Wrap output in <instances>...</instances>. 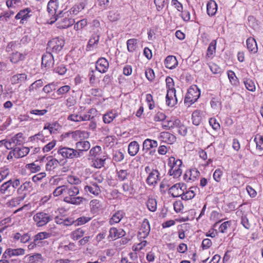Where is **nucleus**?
Returning <instances> with one entry per match:
<instances>
[{"mask_svg": "<svg viewBox=\"0 0 263 263\" xmlns=\"http://www.w3.org/2000/svg\"><path fill=\"white\" fill-rule=\"evenodd\" d=\"M20 184V179L18 178L8 180L1 185L0 194L4 195L5 198L12 196Z\"/></svg>", "mask_w": 263, "mask_h": 263, "instance_id": "f257e3e1", "label": "nucleus"}, {"mask_svg": "<svg viewBox=\"0 0 263 263\" xmlns=\"http://www.w3.org/2000/svg\"><path fill=\"white\" fill-rule=\"evenodd\" d=\"M182 162L179 159H176L174 157H171L168 160V166L170 167L168 174L171 176H173L174 178H178L182 173Z\"/></svg>", "mask_w": 263, "mask_h": 263, "instance_id": "f03ea898", "label": "nucleus"}, {"mask_svg": "<svg viewBox=\"0 0 263 263\" xmlns=\"http://www.w3.org/2000/svg\"><path fill=\"white\" fill-rule=\"evenodd\" d=\"M58 27L60 28H67L73 25L74 21L72 16L66 11H62L56 16Z\"/></svg>", "mask_w": 263, "mask_h": 263, "instance_id": "7ed1b4c3", "label": "nucleus"}, {"mask_svg": "<svg viewBox=\"0 0 263 263\" xmlns=\"http://www.w3.org/2000/svg\"><path fill=\"white\" fill-rule=\"evenodd\" d=\"M200 96V89L196 85L190 86L184 99V104L187 106H191L197 101Z\"/></svg>", "mask_w": 263, "mask_h": 263, "instance_id": "20e7f679", "label": "nucleus"}, {"mask_svg": "<svg viewBox=\"0 0 263 263\" xmlns=\"http://www.w3.org/2000/svg\"><path fill=\"white\" fill-rule=\"evenodd\" d=\"M75 148L67 146H60L57 151V154L63 159H74L79 158Z\"/></svg>", "mask_w": 263, "mask_h": 263, "instance_id": "39448f33", "label": "nucleus"}, {"mask_svg": "<svg viewBox=\"0 0 263 263\" xmlns=\"http://www.w3.org/2000/svg\"><path fill=\"white\" fill-rule=\"evenodd\" d=\"M52 218L53 217L50 214L43 212H38L33 217V220L38 227L46 225L52 220Z\"/></svg>", "mask_w": 263, "mask_h": 263, "instance_id": "423d86ee", "label": "nucleus"}, {"mask_svg": "<svg viewBox=\"0 0 263 263\" xmlns=\"http://www.w3.org/2000/svg\"><path fill=\"white\" fill-rule=\"evenodd\" d=\"M65 44L62 38H54L50 40L47 45V50L52 52H58L61 51Z\"/></svg>", "mask_w": 263, "mask_h": 263, "instance_id": "0eeeda50", "label": "nucleus"}, {"mask_svg": "<svg viewBox=\"0 0 263 263\" xmlns=\"http://www.w3.org/2000/svg\"><path fill=\"white\" fill-rule=\"evenodd\" d=\"M76 148L77 155L80 158L83 155V153L87 152L90 148V143L88 141L81 140L76 143Z\"/></svg>", "mask_w": 263, "mask_h": 263, "instance_id": "6e6552de", "label": "nucleus"}, {"mask_svg": "<svg viewBox=\"0 0 263 263\" xmlns=\"http://www.w3.org/2000/svg\"><path fill=\"white\" fill-rule=\"evenodd\" d=\"M157 141L151 139H146L143 142V149L145 152H149L150 155H153L156 151L155 149L158 146Z\"/></svg>", "mask_w": 263, "mask_h": 263, "instance_id": "1a4fd4ad", "label": "nucleus"}, {"mask_svg": "<svg viewBox=\"0 0 263 263\" xmlns=\"http://www.w3.org/2000/svg\"><path fill=\"white\" fill-rule=\"evenodd\" d=\"M80 191L78 187L75 186H66L65 196L63 200L67 203L68 200H70L74 196H76L79 194Z\"/></svg>", "mask_w": 263, "mask_h": 263, "instance_id": "9d476101", "label": "nucleus"}, {"mask_svg": "<svg viewBox=\"0 0 263 263\" xmlns=\"http://www.w3.org/2000/svg\"><path fill=\"white\" fill-rule=\"evenodd\" d=\"M184 187L185 186L183 183H176L168 189V193L174 197H181L183 194Z\"/></svg>", "mask_w": 263, "mask_h": 263, "instance_id": "9b49d317", "label": "nucleus"}, {"mask_svg": "<svg viewBox=\"0 0 263 263\" xmlns=\"http://www.w3.org/2000/svg\"><path fill=\"white\" fill-rule=\"evenodd\" d=\"M84 191L87 193H90L95 196L100 194L101 191L99 185L93 181H90L89 183L84 186Z\"/></svg>", "mask_w": 263, "mask_h": 263, "instance_id": "f8f14e48", "label": "nucleus"}, {"mask_svg": "<svg viewBox=\"0 0 263 263\" xmlns=\"http://www.w3.org/2000/svg\"><path fill=\"white\" fill-rule=\"evenodd\" d=\"M150 225L148 220L145 218L140 227L138 237L140 238H145L150 232Z\"/></svg>", "mask_w": 263, "mask_h": 263, "instance_id": "ddd939ff", "label": "nucleus"}, {"mask_svg": "<svg viewBox=\"0 0 263 263\" xmlns=\"http://www.w3.org/2000/svg\"><path fill=\"white\" fill-rule=\"evenodd\" d=\"M109 65V62L105 58H100L96 62V69L99 72L104 73L108 70Z\"/></svg>", "mask_w": 263, "mask_h": 263, "instance_id": "4468645a", "label": "nucleus"}, {"mask_svg": "<svg viewBox=\"0 0 263 263\" xmlns=\"http://www.w3.org/2000/svg\"><path fill=\"white\" fill-rule=\"evenodd\" d=\"M25 253V250L22 248L11 249L8 248L6 250L3 254V258H10L12 256H18L23 255Z\"/></svg>", "mask_w": 263, "mask_h": 263, "instance_id": "2eb2a0df", "label": "nucleus"}, {"mask_svg": "<svg viewBox=\"0 0 263 263\" xmlns=\"http://www.w3.org/2000/svg\"><path fill=\"white\" fill-rule=\"evenodd\" d=\"M31 10L27 8L20 10L15 15L16 20H20V23L23 24L24 21H27L32 15Z\"/></svg>", "mask_w": 263, "mask_h": 263, "instance_id": "dca6fc26", "label": "nucleus"}, {"mask_svg": "<svg viewBox=\"0 0 263 263\" xmlns=\"http://www.w3.org/2000/svg\"><path fill=\"white\" fill-rule=\"evenodd\" d=\"M19 186L17 190V194L24 199L27 195L26 192L30 191L32 189V183L30 181H26Z\"/></svg>", "mask_w": 263, "mask_h": 263, "instance_id": "f3484780", "label": "nucleus"}, {"mask_svg": "<svg viewBox=\"0 0 263 263\" xmlns=\"http://www.w3.org/2000/svg\"><path fill=\"white\" fill-rule=\"evenodd\" d=\"M27 53H21L18 51H15L11 53L9 57L10 62L12 64H17L20 62L23 61L26 59Z\"/></svg>", "mask_w": 263, "mask_h": 263, "instance_id": "a211bd4d", "label": "nucleus"}, {"mask_svg": "<svg viewBox=\"0 0 263 263\" xmlns=\"http://www.w3.org/2000/svg\"><path fill=\"white\" fill-rule=\"evenodd\" d=\"M125 235V231L122 229H117L116 228H111L109 231L108 239L109 240H115L118 238L124 236Z\"/></svg>", "mask_w": 263, "mask_h": 263, "instance_id": "6ab92c4d", "label": "nucleus"}, {"mask_svg": "<svg viewBox=\"0 0 263 263\" xmlns=\"http://www.w3.org/2000/svg\"><path fill=\"white\" fill-rule=\"evenodd\" d=\"M159 139L162 142L170 144L174 143L176 140L174 135L166 132H161L159 136Z\"/></svg>", "mask_w": 263, "mask_h": 263, "instance_id": "aec40b11", "label": "nucleus"}, {"mask_svg": "<svg viewBox=\"0 0 263 263\" xmlns=\"http://www.w3.org/2000/svg\"><path fill=\"white\" fill-rule=\"evenodd\" d=\"M54 64L53 57L50 52H46L43 55L42 58V65L46 68H49L52 67Z\"/></svg>", "mask_w": 263, "mask_h": 263, "instance_id": "412c9836", "label": "nucleus"}, {"mask_svg": "<svg viewBox=\"0 0 263 263\" xmlns=\"http://www.w3.org/2000/svg\"><path fill=\"white\" fill-rule=\"evenodd\" d=\"M100 39V35L97 33L93 34L90 37L86 46L87 51H92L97 48Z\"/></svg>", "mask_w": 263, "mask_h": 263, "instance_id": "4be33fe9", "label": "nucleus"}, {"mask_svg": "<svg viewBox=\"0 0 263 263\" xmlns=\"http://www.w3.org/2000/svg\"><path fill=\"white\" fill-rule=\"evenodd\" d=\"M159 173L157 170H153L146 180V183L149 185H155L159 179Z\"/></svg>", "mask_w": 263, "mask_h": 263, "instance_id": "5701e85b", "label": "nucleus"}, {"mask_svg": "<svg viewBox=\"0 0 263 263\" xmlns=\"http://www.w3.org/2000/svg\"><path fill=\"white\" fill-rule=\"evenodd\" d=\"M61 128L60 125L57 122H53L51 123H47L45 124L43 129L44 131L48 130V134L47 135H51L55 134L57 133L58 130Z\"/></svg>", "mask_w": 263, "mask_h": 263, "instance_id": "b1692460", "label": "nucleus"}, {"mask_svg": "<svg viewBox=\"0 0 263 263\" xmlns=\"http://www.w3.org/2000/svg\"><path fill=\"white\" fill-rule=\"evenodd\" d=\"M166 104L169 107H173L177 103L176 91L174 90H167L166 95Z\"/></svg>", "mask_w": 263, "mask_h": 263, "instance_id": "393cba45", "label": "nucleus"}, {"mask_svg": "<svg viewBox=\"0 0 263 263\" xmlns=\"http://www.w3.org/2000/svg\"><path fill=\"white\" fill-rule=\"evenodd\" d=\"M122 189L126 196H130L134 193V183L133 180L130 179L129 181L122 184Z\"/></svg>", "mask_w": 263, "mask_h": 263, "instance_id": "a878e982", "label": "nucleus"}, {"mask_svg": "<svg viewBox=\"0 0 263 263\" xmlns=\"http://www.w3.org/2000/svg\"><path fill=\"white\" fill-rule=\"evenodd\" d=\"M200 175V172L196 168H192L186 171L184 178L187 181H194Z\"/></svg>", "mask_w": 263, "mask_h": 263, "instance_id": "bb28decb", "label": "nucleus"}, {"mask_svg": "<svg viewBox=\"0 0 263 263\" xmlns=\"http://www.w3.org/2000/svg\"><path fill=\"white\" fill-rule=\"evenodd\" d=\"M89 133L84 130H76L71 132V138L74 141L87 139L89 137Z\"/></svg>", "mask_w": 263, "mask_h": 263, "instance_id": "cd10ccee", "label": "nucleus"}, {"mask_svg": "<svg viewBox=\"0 0 263 263\" xmlns=\"http://www.w3.org/2000/svg\"><path fill=\"white\" fill-rule=\"evenodd\" d=\"M49 137V135L46 133V132L43 129L42 131L29 137V139L31 142H38L41 141L45 143L46 141V138Z\"/></svg>", "mask_w": 263, "mask_h": 263, "instance_id": "c85d7f7f", "label": "nucleus"}, {"mask_svg": "<svg viewBox=\"0 0 263 263\" xmlns=\"http://www.w3.org/2000/svg\"><path fill=\"white\" fill-rule=\"evenodd\" d=\"M90 211L92 214H98L102 210V205L101 202L98 199H92L89 203Z\"/></svg>", "mask_w": 263, "mask_h": 263, "instance_id": "c756f323", "label": "nucleus"}, {"mask_svg": "<svg viewBox=\"0 0 263 263\" xmlns=\"http://www.w3.org/2000/svg\"><path fill=\"white\" fill-rule=\"evenodd\" d=\"M106 159L107 155L105 154L98 157L92 158V166L97 168H101L104 166Z\"/></svg>", "mask_w": 263, "mask_h": 263, "instance_id": "7c9ffc66", "label": "nucleus"}, {"mask_svg": "<svg viewBox=\"0 0 263 263\" xmlns=\"http://www.w3.org/2000/svg\"><path fill=\"white\" fill-rule=\"evenodd\" d=\"M116 176L117 180L119 181H124L128 179H131V175L128 170H117Z\"/></svg>", "mask_w": 263, "mask_h": 263, "instance_id": "2f4dec72", "label": "nucleus"}, {"mask_svg": "<svg viewBox=\"0 0 263 263\" xmlns=\"http://www.w3.org/2000/svg\"><path fill=\"white\" fill-rule=\"evenodd\" d=\"M27 80V76L24 73L16 74L10 78V81L12 84H21L25 83Z\"/></svg>", "mask_w": 263, "mask_h": 263, "instance_id": "473e14b6", "label": "nucleus"}, {"mask_svg": "<svg viewBox=\"0 0 263 263\" xmlns=\"http://www.w3.org/2000/svg\"><path fill=\"white\" fill-rule=\"evenodd\" d=\"M184 189H185V187L183 189V194L181 196V199L183 200H189L193 199L195 197V192L197 190L195 187H191L185 191Z\"/></svg>", "mask_w": 263, "mask_h": 263, "instance_id": "72a5a7b5", "label": "nucleus"}, {"mask_svg": "<svg viewBox=\"0 0 263 263\" xmlns=\"http://www.w3.org/2000/svg\"><path fill=\"white\" fill-rule=\"evenodd\" d=\"M118 116V113L115 110H111L107 111L103 116V122L105 124H109Z\"/></svg>", "mask_w": 263, "mask_h": 263, "instance_id": "f704fd0d", "label": "nucleus"}, {"mask_svg": "<svg viewBox=\"0 0 263 263\" xmlns=\"http://www.w3.org/2000/svg\"><path fill=\"white\" fill-rule=\"evenodd\" d=\"M217 41L213 40L207 49L205 57L207 59H212L214 58L216 52Z\"/></svg>", "mask_w": 263, "mask_h": 263, "instance_id": "c9c22d12", "label": "nucleus"}, {"mask_svg": "<svg viewBox=\"0 0 263 263\" xmlns=\"http://www.w3.org/2000/svg\"><path fill=\"white\" fill-rule=\"evenodd\" d=\"M13 238L15 240H20L21 243H25L30 239V235L28 233L17 232L14 234Z\"/></svg>", "mask_w": 263, "mask_h": 263, "instance_id": "e433bc0d", "label": "nucleus"}, {"mask_svg": "<svg viewBox=\"0 0 263 263\" xmlns=\"http://www.w3.org/2000/svg\"><path fill=\"white\" fill-rule=\"evenodd\" d=\"M124 215L125 213L123 211H118L110 218L109 223L110 225H114L119 223L124 217Z\"/></svg>", "mask_w": 263, "mask_h": 263, "instance_id": "4c0bfd02", "label": "nucleus"}, {"mask_svg": "<svg viewBox=\"0 0 263 263\" xmlns=\"http://www.w3.org/2000/svg\"><path fill=\"white\" fill-rule=\"evenodd\" d=\"M203 113V111L200 110H196L193 111L192 116V120L194 125L197 126L200 124Z\"/></svg>", "mask_w": 263, "mask_h": 263, "instance_id": "58836bf2", "label": "nucleus"}, {"mask_svg": "<svg viewBox=\"0 0 263 263\" xmlns=\"http://www.w3.org/2000/svg\"><path fill=\"white\" fill-rule=\"evenodd\" d=\"M178 65V61L175 56H167L165 60V67L168 69L175 68Z\"/></svg>", "mask_w": 263, "mask_h": 263, "instance_id": "ea45409f", "label": "nucleus"}, {"mask_svg": "<svg viewBox=\"0 0 263 263\" xmlns=\"http://www.w3.org/2000/svg\"><path fill=\"white\" fill-rule=\"evenodd\" d=\"M207 13L209 16L214 15L217 10V5L213 0H210L206 5Z\"/></svg>", "mask_w": 263, "mask_h": 263, "instance_id": "a19ab883", "label": "nucleus"}, {"mask_svg": "<svg viewBox=\"0 0 263 263\" xmlns=\"http://www.w3.org/2000/svg\"><path fill=\"white\" fill-rule=\"evenodd\" d=\"M243 82L249 91L254 92L256 90L255 84L253 80L248 77H245L243 79Z\"/></svg>", "mask_w": 263, "mask_h": 263, "instance_id": "79ce46f5", "label": "nucleus"}, {"mask_svg": "<svg viewBox=\"0 0 263 263\" xmlns=\"http://www.w3.org/2000/svg\"><path fill=\"white\" fill-rule=\"evenodd\" d=\"M247 47L249 51L253 53H256L258 50L256 42L253 37L247 40Z\"/></svg>", "mask_w": 263, "mask_h": 263, "instance_id": "37998d69", "label": "nucleus"}, {"mask_svg": "<svg viewBox=\"0 0 263 263\" xmlns=\"http://www.w3.org/2000/svg\"><path fill=\"white\" fill-rule=\"evenodd\" d=\"M15 156L16 159L23 158L28 155L30 152V148L28 147H15Z\"/></svg>", "mask_w": 263, "mask_h": 263, "instance_id": "c03bdc74", "label": "nucleus"}, {"mask_svg": "<svg viewBox=\"0 0 263 263\" xmlns=\"http://www.w3.org/2000/svg\"><path fill=\"white\" fill-rule=\"evenodd\" d=\"M139 150V145L137 141H134L131 142L128 147V154L132 156H135Z\"/></svg>", "mask_w": 263, "mask_h": 263, "instance_id": "a18cd8bd", "label": "nucleus"}, {"mask_svg": "<svg viewBox=\"0 0 263 263\" xmlns=\"http://www.w3.org/2000/svg\"><path fill=\"white\" fill-rule=\"evenodd\" d=\"M58 0H50L47 5V11L51 15H54L58 8Z\"/></svg>", "mask_w": 263, "mask_h": 263, "instance_id": "49530a36", "label": "nucleus"}, {"mask_svg": "<svg viewBox=\"0 0 263 263\" xmlns=\"http://www.w3.org/2000/svg\"><path fill=\"white\" fill-rule=\"evenodd\" d=\"M85 231L82 228H78L72 231L70 234V237L74 240H77L82 237L85 234Z\"/></svg>", "mask_w": 263, "mask_h": 263, "instance_id": "de8ad7c7", "label": "nucleus"}, {"mask_svg": "<svg viewBox=\"0 0 263 263\" xmlns=\"http://www.w3.org/2000/svg\"><path fill=\"white\" fill-rule=\"evenodd\" d=\"M6 5L8 8H20L23 5V0H6Z\"/></svg>", "mask_w": 263, "mask_h": 263, "instance_id": "09e8293b", "label": "nucleus"}, {"mask_svg": "<svg viewBox=\"0 0 263 263\" xmlns=\"http://www.w3.org/2000/svg\"><path fill=\"white\" fill-rule=\"evenodd\" d=\"M237 216L241 217V223L242 226L247 229H249L251 227V224L249 222V220L247 217V215L242 213V211H237L236 212Z\"/></svg>", "mask_w": 263, "mask_h": 263, "instance_id": "8fccbe9b", "label": "nucleus"}, {"mask_svg": "<svg viewBox=\"0 0 263 263\" xmlns=\"http://www.w3.org/2000/svg\"><path fill=\"white\" fill-rule=\"evenodd\" d=\"M127 50L130 52L135 51L138 47V40L136 39H131L126 42Z\"/></svg>", "mask_w": 263, "mask_h": 263, "instance_id": "3c124183", "label": "nucleus"}, {"mask_svg": "<svg viewBox=\"0 0 263 263\" xmlns=\"http://www.w3.org/2000/svg\"><path fill=\"white\" fill-rule=\"evenodd\" d=\"M84 9V5L83 3H80L78 5L73 6L68 12L71 16L78 14L81 11Z\"/></svg>", "mask_w": 263, "mask_h": 263, "instance_id": "603ef678", "label": "nucleus"}, {"mask_svg": "<svg viewBox=\"0 0 263 263\" xmlns=\"http://www.w3.org/2000/svg\"><path fill=\"white\" fill-rule=\"evenodd\" d=\"M89 156L94 158L103 155L102 149L101 146L97 145L92 147L89 151Z\"/></svg>", "mask_w": 263, "mask_h": 263, "instance_id": "864d4df0", "label": "nucleus"}, {"mask_svg": "<svg viewBox=\"0 0 263 263\" xmlns=\"http://www.w3.org/2000/svg\"><path fill=\"white\" fill-rule=\"evenodd\" d=\"M59 161L55 158L48 160L46 164L45 168L47 171H51L57 168L59 165Z\"/></svg>", "mask_w": 263, "mask_h": 263, "instance_id": "5fc2aeb1", "label": "nucleus"}, {"mask_svg": "<svg viewBox=\"0 0 263 263\" xmlns=\"http://www.w3.org/2000/svg\"><path fill=\"white\" fill-rule=\"evenodd\" d=\"M15 146L21 145L25 142V138L23 134L21 133H17L11 138Z\"/></svg>", "mask_w": 263, "mask_h": 263, "instance_id": "6e6d98bb", "label": "nucleus"}, {"mask_svg": "<svg viewBox=\"0 0 263 263\" xmlns=\"http://www.w3.org/2000/svg\"><path fill=\"white\" fill-rule=\"evenodd\" d=\"M28 260L30 263H42L43 259L41 254L36 253L29 256L28 257Z\"/></svg>", "mask_w": 263, "mask_h": 263, "instance_id": "4d7b16f0", "label": "nucleus"}, {"mask_svg": "<svg viewBox=\"0 0 263 263\" xmlns=\"http://www.w3.org/2000/svg\"><path fill=\"white\" fill-rule=\"evenodd\" d=\"M24 200L23 197L18 196L11 199L7 202V205L9 208H14L17 206Z\"/></svg>", "mask_w": 263, "mask_h": 263, "instance_id": "13d9d810", "label": "nucleus"}, {"mask_svg": "<svg viewBox=\"0 0 263 263\" xmlns=\"http://www.w3.org/2000/svg\"><path fill=\"white\" fill-rule=\"evenodd\" d=\"M25 167L31 173H35L41 170V166L34 162L26 164Z\"/></svg>", "mask_w": 263, "mask_h": 263, "instance_id": "bf43d9fd", "label": "nucleus"}, {"mask_svg": "<svg viewBox=\"0 0 263 263\" xmlns=\"http://www.w3.org/2000/svg\"><path fill=\"white\" fill-rule=\"evenodd\" d=\"M148 209L151 212H155L157 208L156 200L153 198H149L146 202Z\"/></svg>", "mask_w": 263, "mask_h": 263, "instance_id": "052dcab7", "label": "nucleus"}, {"mask_svg": "<svg viewBox=\"0 0 263 263\" xmlns=\"http://www.w3.org/2000/svg\"><path fill=\"white\" fill-rule=\"evenodd\" d=\"M227 74L231 84L233 85H237L239 82L235 72L232 70H228Z\"/></svg>", "mask_w": 263, "mask_h": 263, "instance_id": "680f3d73", "label": "nucleus"}, {"mask_svg": "<svg viewBox=\"0 0 263 263\" xmlns=\"http://www.w3.org/2000/svg\"><path fill=\"white\" fill-rule=\"evenodd\" d=\"M254 142L256 143V148L261 151L263 149V136L257 134L255 136Z\"/></svg>", "mask_w": 263, "mask_h": 263, "instance_id": "e2e57ef3", "label": "nucleus"}, {"mask_svg": "<svg viewBox=\"0 0 263 263\" xmlns=\"http://www.w3.org/2000/svg\"><path fill=\"white\" fill-rule=\"evenodd\" d=\"M85 199L84 197L80 196H74L70 200H68L67 203L79 205L82 204Z\"/></svg>", "mask_w": 263, "mask_h": 263, "instance_id": "0e129e2a", "label": "nucleus"}, {"mask_svg": "<svg viewBox=\"0 0 263 263\" xmlns=\"http://www.w3.org/2000/svg\"><path fill=\"white\" fill-rule=\"evenodd\" d=\"M57 140H52L51 141L46 144L42 148V151L44 153H48L51 151L56 145Z\"/></svg>", "mask_w": 263, "mask_h": 263, "instance_id": "69168bd1", "label": "nucleus"}, {"mask_svg": "<svg viewBox=\"0 0 263 263\" xmlns=\"http://www.w3.org/2000/svg\"><path fill=\"white\" fill-rule=\"evenodd\" d=\"M44 85L43 81L41 79L35 81L29 87V91H32L37 90L38 88L42 87Z\"/></svg>", "mask_w": 263, "mask_h": 263, "instance_id": "338daca9", "label": "nucleus"}, {"mask_svg": "<svg viewBox=\"0 0 263 263\" xmlns=\"http://www.w3.org/2000/svg\"><path fill=\"white\" fill-rule=\"evenodd\" d=\"M65 185H61L57 187L53 192V195L54 197H58L61 195H63L64 197L65 196V192L66 190Z\"/></svg>", "mask_w": 263, "mask_h": 263, "instance_id": "774afa93", "label": "nucleus"}]
</instances>
